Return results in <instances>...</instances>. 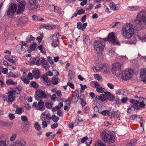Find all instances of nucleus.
<instances>
[{
  "mask_svg": "<svg viewBox=\"0 0 146 146\" xmlns=\"http://www.w3.org/2000/svg\"><path fill=\"white\" fill-rule=\"evenodd\" d=\"M121 32L122 35L124 38H131L133 36L134 33L133 25L129 23L125 24L122 29Z\"/></svg>",
  "mask_w": 146,
  "mask_h": 146,
  "instance_id": "nucleus-1",
  "label": "nucleus"
},
{
  "mask_svg": "<svg viewBox=\"0 0 146 146\" xmlns=\"http://www.w3.org/2000/svg\"><path fill=\"white\" fill-rule=\"evenodd\" d=\"M102 140L105 143L111 144L115 141V138L114 136L110 134L106 131H103L100 134Z\"/></svg>",
  "mask_w": 146,
  "mask_h": 146,
  "instance_id": "nucleus-2",
  "label": "nucleus"
},
{
  "mask_svg": "<svg viewBox=\"0 0 146 146\" xmlns=\"http://www.w3.org/2000/svg\"><path fill=\"white\" fill-rule=\"evenodd\" d=\"M133 75V71L131 69H126L122 71L121 78L127 81L132 78Z\"/></svg>",
  "mask_w": 146,
  "mask_h": 146,
  "instance_id": "nucleus-3",
  "label": "nucleus"
},
{
  "mask_svg": "<svg viewBox=\"0 0 146 146\" xmlns=\"http://www.w3.org/2000/svg\"><path fill=\"white\" fill-rule=\"evenodd\" d=\"M94 48L96 52L99 54H101L104 48V45L103 43L99 41L95 40L94 42Z\"/></svg>",
  "mask_w": 146,
  "mask_h": 146,
  "instance_id": "nucleus-4",
  "label": "nucleus"
},
{
  "mask_svg": "<svg viewBox=\"0 0 146 146\" xmlns=\"http://www.w3.org/2000/svg\"><path fill=\"white\" fill-rule=\"evenodd\" d=\"M122 65L121 62H116L112 65L111 71L113 75L116 76L119 75Z\"/></svg>",
  "mask_w": 146,
  "mask_h": 146,
  "instance_id": "nucleus-5",
  "label": "nucleus"
},
{
  "mask_svg": "<svg viewBox=\"0 0 146 146\" xmlns=\"http://www.w3.org/2000/svg\"><path fill=\"white\" fill-rule=\"evenodd\" d=\"M136 18V23H138L139 25L141 26L142 23L146 19V15H145V13L143 11H142L138 14Z\"/></svg>",
  "mask_w": 146,
  "mask_h": 146,
  "instance_id": "nucleus-6",
  "label": "nucleus"
},
{
  "mask_svg": "<svg viewBox=\"0 0 146 146\" xmlns=\"http://www.w3.org/2000/svg\"><path fill=\"white\" fill-rule=\"evenodd\" d=\"M107 40L111 42L112 44L119 45V43L116 37H115V34L113 32L109 34L107 38Z\"/></svg>",
  "mask_w": 146,
  "mask_h": 146,
  "instance_id": "nucleus-7",
  "label": "nucleus"
},
{
  "mask_svg": "<svg viewBox=\"0 0 146 146\" xmlns=\"http://www.w3.org/2000/svg\"><path fill=\"white\" fill-rule=\"evenodd\" d=\"M18 5L16 4H13L9 9L7 11V15L8 17H10L13 15L16 11Z\"/></svg>",
  "mask_w": 146,
  "mask_h": 146,
  "instance_id": "nucleus-8",
  "label": "nucleus"
},
{
  "mask_svg": "<svg viewBox=\"0 0 146 146\" xmlns=\"http://www.w3.org/2000/svg\"><path fill=\"white\" fill-rule=\"evenodd\" d=\"M26 143L25 141L22 139H19L13 142L10 146H25Z\"/></svg>",
  "mask_w": 146,
  "mask_h": 146,
  "instance_id": "nucleus-9",
  "label": "nucleus"
},
{
  "mask_svg": "<svg viewBox=\"0 0 146 146\" xmlns=\"http://www.w3.org/2000/svg\"><path fill=\"white\" fill-rule=\"evenodd\" d=\"M26 5V2L25 1H22L19 4V6L17 9V13H21L24 11Z\"/></svg>",
  "mask_w": 146,
  "mask_h": 146,
  "instance_id": "nucleus-10",
  "label": "nucleus"
},
{
  "mask_svg": "<svg viewBox=\"0 0 146 146\" xmlns=\"http://www.w3.org/2000/svg\"><path fill=\"white\" fill-rule=\"evenodd\" d=\"M92 86H93L96 88L97 91H104V88L101 86L98 82H91Z\"/></svg>",
  "mask_w": 146,
  "mask_h": 146,
  "instance_id": "nucleus-11",
  "label": "nucleus"
},
{
  "mask_svg": "<svg viewBox=\"0 0 146 146\" xmlns=\"http://www.w3.org/2000/svg\"><path fill=\"white\" fill-rule=\"evenodd\" d=\"M140 74L141 80L143 82H145L146 80V69L144 68L141 69Z\"/></svg>",
  "mask_w": 146,
  "mask_h": 146,
  "instance_id": "nucleus-12",
  "label": "nucleus"
},
{
  "mask_svg": "<svg viewBox=\"0 0 146 146\" xmlns=\"http://www.w3.org/2000/svg\"><path fill=\"white\" fill-rule=\"evenodd\" d=\"M16 48L17 50L21 54H23L26 51V48L21 45H18Z\"/></svg>",
  "mask_w": 146,
  "mask_h": 146,
  "instance_id": "nucleus-13",
  "label": "nucleus"
},
{
  "mask_svg": "<svg viewBox=\"0 0 146 146\" xmlns=\"http://www.w3.org/2000/svg\"><path fill=\"white\" fill-rule=\"evenodd\" d=\"M79 92H73L72 94V101L74 103H77L79 96Z\"/></svg>",
  "mask_w": 146,
  "mask_h": 146,
  "instance_id": "nucleus-14",
  "label": "nucleus"
},
{
  "mask_svg": "<svg viewBox=\"0 0 146 146\" xmlns=\"http://www.w3.org/2000/svg\"><path fill=\"white\" fill-rule=\"evenodd\" d=\"M109 6L112 10H117L119 9L120 5L119 4H117L115 5L114 3L111 2L110 3Z\"/></svg>",
  "mask_w": 146,
  "mask_h": 146,
  "instance_id": "nucleus-15",
  "label": "nucleus"
},
{
  "mask_svg": "<svg viewBox=\"0 0 146 146\" xmlns=\"http://www.w3.org/2000/svg\"><path fill=\"white\" fill-rule=\"evenodd\" d=\"M110 67L108 65H102V72L105 74H108L110 72Z\"/></svg>",
  "mask_w": 146,
  "mask_h": 146,
  "instance_id": "nucleus-16",
  "label": "nucleus"
},
{
  "mask_svg": "<svg viewBox=\"0 0 146 146\" xmlns=\"http://www.w3.org/2000/svg\"><path fill=\"white\" fill-rule=\"evenodd\" d=\"M8 92L7 94H9L8 96V102H12L14 100L15 97L13 95V92Z\"/></svg>",
  "mask_w": 146,
  "mask_h": 146,
  "instance_id": "nucleus-17",
  "label": "nucleus"
},
{
  "mask_svg": "<svg viewBox=\"0 0 146 146\" xmlns=\"http://www.w3.org/2000/svg\"><path fill=\"white\" fill-rule=\"evenodd\" d=\"M29 2L31 9H33L35 8L36 6V0H29Z\"/></svg>",
  "mask_w": 146,
  "mask_h": 146,
  "instance_id": "nucleus-18",
  "label": "nucleus"
},
{
  "mask_svg": "<svg viewBox=\"0 0 146 146\" xmlns=\"http://www.w3.org/2000/svg\"><path fill=\"white\" fill-rule=\"evenodd\" d=\"M108 99L110 101H113L114 100V96L109 92H104Z\"/></svg>",
  "mask_w": 146,
  "mask_h": 146,
  "instance_id": "nucleus-19",
  "label": "nucleus"
},
{
  "mask_svg": "<svg viewBox=\"0 0 146 146\" xmlns=\"http://www.w3.org/2000/svg\"><path fill=\"white\" fill-rule=\"evenodd\" d=\"M44 102L42 100H40L38 103V107L37 108V109L40 110H44L45 107L44 106Z\"/></svg>",
  "mask_w": 146,
  "mask_h": 146,
  "instance_id": "nucleus-20",
  "label": "nucleus"
},
{
  "mask_svg": "<svg viewBox=\"0 0 146 146\" xmlns=\"http://www.w3.org/2000/svg\"><path fill=\"white\" fill-rule=\"evenodd\" d=\"M43 80L44 83L46 85H49L50 84V81L48 78V77L46 75H43Z\"/></svg>",
  "mask_w": 146,
  "mask_h": 146,
  "instance_id": "nucleus-21",
  "label": "nucleus"
},
{
  "mask_svg": "<svg viewBox=\"0 0 146 146\" xmlns=\"http://www.w3.org/2000/svg\"><path fill=\"white\" fill-rule=\"evenodd\" d=\"M130 102L133 104V106H135L137 110H138L139 106H138L139 101L136 100L134 99H132L130 100Z\"/></svg>",
  "mask_w": 146,
  "mask_h": 146,
  "instance_id": "nucleus-22",
  "label": "nucleus"
},
{
  "mask_svg": "<svg viewBox=\"0 0 146 146\" xmlns=\"http://www.w3.org/2000/svg\"><path fill=\"white\" fill-rule=\"evenodd\" d=\"M34 38L31 35H29L26 38V42H28L32 43L34 41Z\"/></svg>",
  "mask_w": 146,
  "mask_h": 146,
  "instance_id": "nucleus-23",
  "label": "nucleus"
},
{
  "mask_svg": "<svg viewBox=\"0 0 146 146\" xmlns=\"http://www.w3.org/2000/svg\"><path fill=\"white\" fill-rule=\"evenodd\" d=\"M102 65L101 66H96L93 67L92 68L95 72L101 71L102 70Z\"/></svg>",
  "mask_w": 146,
  "mask_h": 146,
  "instance_id": "nucleus-24",
  "label": "nucleus"
},
{
  "mask_svg": "<svg viewBox=\"0 0 146 146\" xmlns=\"http://www.w3.org/2000/svg\"><path fill=\"white\" fill-rule=\"evenodd\" d=\"M136 109L135 106H129L128 109H127V112L129 113H132Z\"/></svg>",
  "mask_w": 146,
  "mask_h": 146,
  "instance_id": "nucleus-25",
  "label": "nucleus"
},
{
  "mask_svg": "<svg viewBox=\"0 0 146 146\" xmlns=\"http://www.w3.org/2000/svg\"><path fill=\"white\" fill-rule=\"evenodd\" d=\"M106 95L104 94H101L99 96V99L97 98V97H96V99L100 100L102 102H104L106 100Z\"/></svg>",
  "mask_w": 146,
  "mask_h": 146,
  "instance_id": "nucleus-26",
  "label": "nucleus"
},
{
  "mask_svg": "<svg viewBox=\"0 0 146 146\" xmlns=\"http://www.w3.org/2000/svg\"><path fill=\"white\" fill-rule=\"evenodd\" d=\"M74 75V73L72 70L69 71L68 75V80L69 81H70L72 80V78L73 77Z\"/></svg>",
  "mask_w": 146,
  "mask_h": 146,
  "instance_id": "nucleus-27",
  "label": "nucleus"
},
{
  "mask_svg": "<svg viewBox=\"0 0 146 146\" xmlns=\"http://www.w3.org/2000/svg\"><path fill=\"white\" fill-rule=\"evenodd\" d=\"M21 79L24 83L26 84H29L30 82V81L29 80L27 79L24 76L21 77Z\"/></svg>",
  "mask_w": 146,
  "mask_h": 146,
  "instance_id": "nucleus-28",
  "label": "nucleus"
},
{
  "mask_svg": "<svg viewBox=\"0 0 146 146\" xmlns=\"http://www.w3.org/2000/svg\"><path fill=\"white\" fill-rule=\"evenodd\" d=\"M95 146H106L105 144L101 140H98L95 143Z\"/></svg>",
  "mask_w": 146,
  "mask_h": 146,
  "instance_id": "nucleus-29",
  "label": "nucleus"
},
{
  "mask_svg": "<svg viewBox=\"0 0 146 146\" xmlns=\"http://www.w3.org/2000/svg\"><path fill=\"white\" fill-rule=\"evenodd\" d=\"M128 10L131 11H136L138 9V7L137 6H131L128 7Z\"/></svg>",
  "mask_w": 146,
  "mask_h": 146,
  "instance_id": "nucleus-30",
  "label": "nucleus"
},
{
  "mask_svg": "<svg viewBox=\"0 0 146 146\" xmlns=\"http://www.w3.org/2000/svg\"><path fill=\"white\" fill-rule=\"evenodd\" d=\"M24 127H26L25 129L24 128L23 129L24 131L25 132H26L28 130L29 127V122L27 121L26 123L24 124Z\"/></svg>",
  "mask_w": 146,
  "mask_h": 146,
  "instance_id": "nucleus-31",
  "label": "nucleus"
},
{
  "mask_svg": "<svg viewBox=\"0 0 146 146\" xmlns=\"http://www.w3.org/2000/svg\"><path fill=\"white\" fill-rule=\"evenodd\" d=\"M38 48L39 50H40V52H41L43 54H45V52L43 50V49L44 48V47L42 45L40 44L38 46Z\"/></svg>",
  "mask_w": 146,
  "mask_h": 146,
  "instance_id": "nucleus-32",
  "label": "nucleus"
},
{
  "mask_svg": "<svg viewBox=\"0 0 146 146\" xmlns=\"http://www.w3.org/2000/svg\"><path fill=\"white\" fill-rule=\"evenodd\" d=\"M94 78L98 80V81H102V77L98 74H94Z\"/></svg>",
  "mask_w": 146,
  "mask_h": 146,
  "instance_id": "nucleus-33",
  "label": "nucleus"
},
{
  "mask_svg": "<svg viewBox=\"0 0 146 146\" xmlns=\"http://www.w3.org/2000/svg\"><path fill=\"white\" fill-rule=\"evenodd\" d=\"M84 41L86 43L87 45L89 44L90 42V40L89 36H86L84 39Z\"/></svg>",
  "mask_w": 146,
  "mask_h": 146,
  "instance_id": "nucleus-34",
  "label": "nucleus"
},
{
  "mask_svg": "<svg viewBox=\"0 0 146 146\" xmlns=\"http://www.w3.org/2000/svg\"><path fill=\"white\" fill-rule=\"evenodd\" d=\"M59 43L58 40L57 39L56 40H54L52 43V46L55 47L57 46Z\"/></svg>",
  "mask_w": 146,
  "mask_h": 146,
  "instance_id": "nucleus-35",
  "label": "nucleus"
},
{
  "mask_svg": "<svg viewBox=\"0 0 146 146\" xmlns=\"http://www.w3.org/2000/svg\"><path fill=\"white\" fill-rule=\"evenodd\" d=\"M92 141V139L91 138H88L86 142V145L87 146H90Z\"/></svg>",
  "mask_w": 146,
  "mask_h": 146,
  "instance_id": "nucleus-36",
  "label": "nucleus"
},
{
  "mask_svg": "<svg viewBox=\"0 0 146 146\" xmlns=\"http://www.w3.org/2000/svg\"><path fill=\"white\" fill-rule=\"evenodd\" d=\"M113 115L115 118H119V120H120V119L119 118L120 115L119 113L115 112L113 113Z\"/></svg>",
  "mask_w": 146,
  "mask_h": 146,
  "instance_id": "nucleus-37",
  "label": "nucleus"
},
{
  "mask_svg": "<svg viewBox=\"0 0 146 146\" xmlns=\"http://www.w3.org/2000/svg\"><path fill=\"white\" fill-rule=\"evenodd\" d=\"M50 118L52 119V120L54 122H56L59 120V117L57 116H56L55 115H53Z\"/></svg>",
  "mask_w": 146,
  "mask_h": 146,
  "instance_id": "nucleus-38",
  "label": "nucleus"
},
{
  "mask_svg": "<svg viewBox=\"0 0 146 146\" xmlns=\"http://www.w3.org/2000/svg\"><path fill=\"white\" fill-rule=\"evenodd\" d=\"M17 134L16 133H13L12 134V136L10 137V139L11 141H13L16 138Z\"/></svg>",
  "mask_w": 146,
  "mask_h": 146,
  "instance_id": "nucleus-39",
  "label": "nucleus"
},
{
  "mask_svg": "<svg viewBox=\"0 0 146 146\" xmlns=\"http://www.w3.org/2000/svg\"><path fill=\"white\" fill-rule=\"evenodd\" d=\"M52 82L54 84H58V82L57 78L56 77H53L52 80Z\"/></svg>",
  "mask_w": 146,
  "mask_h": 146,
  "instance_id": "nucleus-40",
  "label": "nucleus"
},
{
  "mask_svg": "<svg viewBox=\"0 0 146 146\" xmlns=\"http://www.w3.org/2000/svg\"><path fill=\"white\" fill-rule=\"evenodd\" d=\"M138 106H139L138 110L140 108H144L145 106V105L144 102H141L138 103Z\"/></svg>",
  "mask_w": 146,
  "mask_h": 146,
  "instance_id": "nucleus-41",
  "label": "nucleus"
},
{
  "mask_svg": "<svg viewBox=\"0 0 146 146\" xmlns=\"http://www.w3.org/2000/svg\"><path fill=\"white\" fill-rule=\"evenodd\" d=\"M6 83L7 84L9 85L12 84L15 85L16 84V83L11 79H9V80L7 81Z\"/></svg>",
  "mask_w": 146,
  "mask_h": 146,
  "instance_id": "nucleus-42",
  "label": "nucleus"
},
{
  "mask_svg": "<svg viewBox=\"0 0 146 146\" xmlns=\"http://www.w3.org/2000/svg\"><path fill=\"white\" fill-rule=\"evenodd\" d=\"M45 112L42 113L41 115L40 119L42 121H44L45 120L46 118L45 115Z\"/></svg>",
  "mask_w": 146,
  "mask_h": 146,
  "instance_id": "nucleus-43",
  "label": "nucleus"
},
{
  "mask_svg": "<svg viewBox=\"0 0 146 146\" xmlns=\"http://www.w3.org/2000/svg\"><path fill=\"white\" fill-rule=\"evenodd\" d=\"M36 47V43L32 44L30 46V48L32 50H34Z\"/></svg>",
  "mask_w": 146,
  "mask_h": 146,
  "instance_id": "nucleus-44",
  "label": "nucleus"
},
{
  "mask_svg": "<svg viewBox=\"0 0 146 146\" xmlns=\"http://www.w3.org/2000/svg\"><path fill=\"white\" fill-rule=\"evenodd\" d=\"M120 23L119 22H116L112 27V28H119L120 27Z\"/></svg>",
  "mask_w": 146,
  "mask_h": 146,
  "instance_id": "nucleus-45",
  "label": "nucleus"
},
{
  "mask_svg": "<svg viewBox=\"0 0 146 146\" xmlns=\"http://www.w3.org/2000/svg\"><path fill=\"white\" fill-rule=\"evenodd\" d=\"M10 58L8 60V61L9 62L12 63H14L15 62V58L14 57H13L11 56H10Z\"/></svg>",
  "mask_w": 146,
  "mask_h": 146,
  "instance_id": "nucleus-46",
  "label": "nucleus"
},
{
  "mask_svg": "<svg viewBox=\"0 0 146 146\" xmlns=\"http://www.w3.org/2000/svg\"><path fill=\"white\" fill-rule=\"evenodd\" d=\"M46 95L45 93L44 92H41L40 94L38 96L37 95V96H38L39 97H44L45 98Z\"/></svg>",
  "mask_w": 146,
  "mask_h": 146,
  "instance_id": "nucleus-47",
  "label": "nucleus"
},
{
  "mask_svg": "<svg viewBox=\"0 0 146 146\" xmlns=\"http://www.w3.org/2000/svg\"><path fill=\"white\" fill-rule=\"evenodd\" d=\"M33 76L32 74L30 72L28 73L27 75V78L29 80H31L33 79Z\"/></svg>",
  "mask_w": 146,
  "mask_h": 146,
  "instance_id": "nucleus-48",
  "label": "nucleus"
},
{
  "mask_svg": "<svg viewBox=\"0 0 146 146\" xmlns=\"http://www.w3.org/2000/svg\"><path fill=\"white\" fill-rule=\"evenodd\" d=\"M21 120L24 122H26L28 120L27 118L25 115H23L21 116Z\"/></svg>",
  "mask_w": 146,
  "mask_h": 146,
  "instance_id": "nucleus-49",
  "label": "nucleus"
},
{
  "mask_svg": "<svg viewBox=\"0 0 146 146\" xmlns=\"http://www.w3.org/2000/svg\"><path fill=\"white\" fill-rule=\"evenodd\" d=\"M36 82L33 81L31 82L30 86H31L33 87L34 88H36Z\"/></svg>",
  "mask_w": 146,
  "mask_h": 146,
  "instance_id": "nucleus-50",
  "label": "nucleus"
},
{
  "mask_svg": "<svg viewBox=\"0 0 146 146\" xmlns=\"http://www.w3.org/2000/svg\"><path fill=\"white\" fill-rule=\"evenodd\" d=\"M63 106V104L62 103L60 102L59 103L58 105L57 106H56V109H57L58 110L60 109Z\"/></svg>",
  "mask_w": 146,
  "mask_h": 146,
  "instance_id": "nucleus-51",
  "label": "nucleus"
},
{
  "mask_svg": "<svg viewBox=\"0 0 146 146\" xmlns=\"http://www.w3.org/2000/svg\"><path fill=\"white\" fill-rule=\"evenodd\" d=\"M16 113L17 114H20L22 113V109L20 108H17L16 110Z\"/></svg>",
  "mask_w": 146,
  "mask_h": 146,
  "instance_id": "nucleus-52",
  "label": "nucleus"
},
{
  "mask_svg": "<svg viewBox=\"0 0 146 146\" xmlns=\"http://www.w3.org/2000/svg\"><path fill=\"white\" fill-rule=\"evenodd\" d=\"M47 58L48 62L50 64H53L54 62L53 61L52 58L50 56H48Z\"/></svg>",
  "mask_w": 146,
  "mask_h": 146,
  "instance_id": "nucleus-53",
  "label": "nucleus"
},
{
  "mask_svg": "<svg viewBox=\"0 0 146 146\" xmlns=\"http://www.w3.org/2000/svg\"><path fill=\"white\" fill-rule=\"evenodd\" d=\"M109 112L108 110H105L101 112V114L104 115H106L109 114Z\"/></svg>",
  "mask_w": 146,
  "mask_h": 146,
  "instance_id": "nucleus-54",
  "label": "nucleus"
},
{
  "mask_svg": "<svg viewBox=\"0 0 146 146\" xmlns=\"http://www.w3.org/2000/svg\"><path fill=\"white\" fill-rule=\"evenodd\" d=\"M31 65H33L35 64H36V60L35 58L33 59L30 62Z\"/></svg>",
  "mask_w": 146,
  "mask_h": 146,
  "instance_id": "nucleus-55",
  "label": "nucleus"
},
{
  "mask_svg": "<svg viewBox=\"0 0 146 146\" xmlns=\"http://www.w3.org/2000/svg\"><path fill=\"white\" fill-rule=\"evenodd\" d=\"M48 124L46 121H43L42 122V127L44 128L47 127Z\"/></svg>",
  "mask_w": 146,
  "mask_h": 146,
  "instance_id": "nucleus-56",
  "label": "nucleus"
},
{
  "mask_svg": "<svg viewBox=\"0 0 146 146\" xmlns=\"http://www.w3.org/2000/svg\"><path fill=\"white\" fill-rule=\"evenodd\" d=\"M46 107L48 109H50L52 107V105L51 104L47 103L45 104Z\"/></svg>",
  "mask_w": 146,
  "mask_h": 146,
  "instance_id": "nucleus-57",
  "label": "nucleus"
},
{
  "mask_svg": "<svg viewBox=\"0 0 146 146\" xmlns=\"http://www.w3.org/2000/svg\"><path fill=\"white\" fill-rule=\"evenodd\" d=\"M0 146H6V142L4 141H0Z\"/></svg>",
  "mask_w": 146,
  "mask_h": 146,
  "instance_id": "nucleus-58",
  "label": "nucleus"
},
{
  "mask_svg": "<svg viewBox=\"0 0 146 146\" xmlns=\"http://www.w3.org/2000/svg\"><path fill=\"white\" fill-rule=\"evenodd\" d=\"M136 144L135 141H134V142L133 141V143H132V142H130V143H128L126 146H133V145Z\"/></svg>",
  "mask_w": 146,
  "mask_h": 146,
  "instance_id": "nucleus-59",
  "label": "nucleus"
},
{
  "mask_svg": "<svg viewBox=\"0 0 146 146\" xmlns=\"http://www.w3.org/2000/svg\"><path fill=\"white\" fill-rule=\"evenodd\" d=\"M9 117L11 120L14 119L15 118V117L14 114L13 113H10L9 114Z\"/></svg>",
  "mask_w": 146,
  "mask_h": 146,
  "instance_id": "nucleus-60",
  "label": "nucleus"
},
{
  "mask_svg": "<svg viewBox=\"0 0 146 146\" xmlns=\"http://www.w3.org/2000/svg\"><path fill=\"white\" fill-rule=\"evenodd\" d=\"M65 102L66 103V106H70L71 102L69 100L68 98L67 100Z\"/></svg>",
  "mask_w": 146,
  "mask_h": 146,
  "instance_id": "nucleus-61",
  "label": "nucleus"
},
{
  "mask_svg": "<svg viewBox=\"0 0 146 146\" xmlns=\"http://www.w3.org/2000/svg\"><path fill=\"white\" fill-rule=\"evenodd\" d=\"M88 137L86 136H85L81 140V142L82 143H84L86 141H87V139H88Z\"/></svg>",
  "mask_w": 146,
  "mask_h": 146,
  "instance_id": "nucleus-62",
  "label": "nucleus"
},
{
  "mask_svg": "<svg viewBox=\"0 0 146 146\" xmlns=\"http://www.w3.org/2000/svg\"><path fill=\"white\" fill-rule=\"evenodd\" d=\"M54 10L55 11H54V12L56 13H60V9L57 7H55Z\"/></svg>",
  "mask_w": 146,
  "mask_h": 146,
  "instance_id": "nucleus-63",
  "label": "nucleus"
},
{
  "mask_svg": "<svg viewBox=\"0 0 146 146\" xmlns=\"http://www.w3.org/2000/svg\"><path fill=\"white\" fill-rule=\"evenodd\" d=\"M8 68L11 70H14L16 69V67L12 65H9Z\"/></svg>",
  "mask_w": 146,
  "mask_h": 146,
  "instance_id": "nucleus-64",
  "label": "nucleus"
}]
</instances>
